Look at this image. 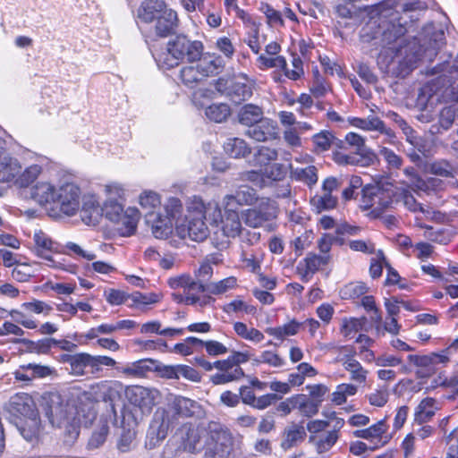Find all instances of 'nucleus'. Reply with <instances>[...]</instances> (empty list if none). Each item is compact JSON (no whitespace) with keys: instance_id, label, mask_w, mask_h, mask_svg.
<instances>
[{"instance_id":"obj_1","label":"nucleus","mask_w":458,"mask_h":458,"mask_svg":"<svg viewBox=\"0 0 458 458\" xmlns=\"http://www.w3.org/2000/svg\"><path fill=\"white\" fill-rule=\"evenodd\" d=\"M406 29L400 23H391L383 32V40L391 44L400 40L395 51L398 67L396 76L406 77L420 65L432 63L445 45V32L432 24L427 25L417 36L401 39Z\"/></svg>"},{"instance_id":"obj_2","label":"nucleus","mask_w":458,"mask_h":458,"mask_svg":"<svg viewBox=\"0 0 458 458\" xmlns=\"http://www.w3.org/2000/svg\"><path fill=\"white\" fill-rule=\"evenodd\" d=\"M425 76H437L426 82L419 93L423 103L430 100L444 103H458V55L441 56L439 62L431 67H426Z\"/></svg>"},{"instance_id":"obj_3","label":"nucleus","mask_w":458,"mask_h":458,"mask_svg":"<svg viewBox=\"0 0 458 458\" xmlns=\"http://www.w3.org/2000/svg\"><path fill=\"white\" fill-rule=\"evenodd\" d=\"M45 414L53 427L64 431L69 443L78 437L81 425L88 427L96 418L92 409L78 407L75 401L64 398L57 393L48 395Z\"/></svg>"},{"instance_id":"obj_4","label":"nucleus","mask_w":458,"mask_h":458,"mask_svg":"<svg viewBox=\"0 0 458 458\" xmlns=\"http://www.w3.org/2000/svg\"><path fill=\"white\" fill-rule=\"evenodd\" d=\"M209 222L213 226V242L218 249L228 246L231 239L239 237L242 242L255 244L260 234L245 229L242 225L241 212L225 204L209 201Z\"/></svg>"},{"instance_id":"obj_5","label":"nucleus","mask_w":458,"mask_h":458,"mask_svg":"<svg viewBox=\"0 0 458 458\" xmlns=\"http://www.w3.org/2000/svg\"><path fill=\"white\" fill-rule=\"evenodd\" d=\"M0 140V182H12L20 188L30 186L48 166V158L41 155H33L30 164L23 167L21 162L9 155Z\"/></svg>"},{"instance_id":"obj_6","label":"nucleus","mask_w":458,"mask_h":458,"mask_svg":"<svg viewBox=\"0 0 458 458\" xmlns=\"http://www.w3.org/2000/svg\"><path fill=\"white\" fill-rule=\"evenodd\" d=\"M208 202L205 203L200 198L194 196L186 206L183 220L177 222L175 230L182 239L189 238L195 242H202L208 236V227L205 219L209 220Z\"/></svg>"},{"instance_id":"obj_7","label":"nucleus","mask_w":458,"mask_h":458,"mask_svg":"<svg viewBox=\"0 0 458 458\" xmlns=\"http://www.w3.org/2000/svg\"><path fill=\"white\" fill-rule=\"evenodd\" d=\"M203 44L199 40H191L186 36H176L168 41L166 49L161 53L157 59V64L163 69H171L181 62H195L203 53Z\"/></svg>"},{"instance_id":"obj_8","label":"nucleus","mask_w":458,"mask_h":458,"mask_svg":"<svg viewBox=\"0 0 458 458\" xmlns=\"http://www.w3.org/2000/svg\"><path fill=\"white\" fill-rule=\"evenodd\" d=\"M53 310V307L41 300L31 299L21 304L19 309L10 310V317L26 329H38L41 335H54L58 331V326L52 322H45L41 325L33 318V314L47 317Z\"/></svg>"},{"instance_id":"obj_9","label":"nucleus","mask_w":458,"mask_h":458,"mask_svg":"<svg viewBox=\"0 0 458 458\" xmlns=\"http://www.w3.org/2000/svg\"><path fill=\"white\" fill-rule=\"evenodd\" d=\"M394 192L395 186L392 183L368 185L362 190L360 206L365 210H370L374 217H377L397 203Z\"/></svg>"},{"instance_id":"obj_10","label":"nucleus","mask_w":458,"mask_h":458,"mask_svg":"<svg viewBox=\"0 0 458 458\" xmlns=\"http://www.w3.org/2000/svg\"><path fill=\"white\" fill-rule=\"evenodd\" d=\"M458 352V338L455 339L447 348L438 352L428 354H410L407 360L410 365L415 368V375L418 378H428L433 376L439 365L445 366L451 356Z\"/></svg>"},{"instance_id":"obj_11","label":"nucleus","mask_w":458,"mask_h":458,"mask_svg":"<svg viewBox=\"0 0 458 458\" xmlns=\"http://www.w3.org/2000/svg\"><path fill=\"white\" fill-rule=\"evenodd\" d=\"M182 208L181 200L171 198L165 206V214L148 211L146 214V223L150 226L152 234L157 239H165L173 232V219Z\"/></svg>"},{"instance_id":"obj_12","label":"nucleus","mask_w":458,"mask_h":458,"mask_svg":"<svg viewBox=\"0 0 458 458\" xmlns=\"http://www.w3.org/2000/svg\"><path fill=\"white\" fill-rule=\"evenodd\" d=\"M167 284L175 291L172 298L177 303L194 305L199 301V294L205 292V284L187 274L171 277Z\"/></svg>"},{"instance_id":"obj_13","label":"nucleus","mask_w":458,"mask_h":458,"mask_svg":"<svg viewBox=\"0 0 458 458\" xmlns=\"http://www.w3.org/2000/svg\"><path fill=\"white\" fill-rule=\"evenodd\" d=\"M34 252L37 256L46 260L50 267L61 269L72 274L76 273L77 267L72 264L64 263V259L57 260L52 254L61 253L60 245L54 242L47 233L42 231H36L33 236Z\"/></svg>"},{"instance_id":"obj_14","label":"nucleus","mask_w":458,"mask_h":458,"mask_svg":"<svg viewBox=\"0 0 458 458\" xmlns=\"http://www.w3.org/2000/svg\"><path fill=\"white\" fill-rule=\"evenodd\" d=\"M81 191L79 185L68 177L57 182V189L54 204L59 210L68 216H74L80 209Z\"/></svg>"},{"instance_id":"obj_15","label":"nucleus","mask_w":458,"mask_h":458,"mask_svg":"<svg viewBox=\"0 0 458 458\" xmlns=\"http://www.w3.org/2000/svg\"><path fill=\"white\" fill-rule=\"evenodd\" d=\"M124 385L118 380H101L91 385L88 391L83 392L81 398L91 400L93 402L103 401L114 405L122 398L123 394H125Z\"/></svg>"},{"instance_id":"obj_16","label":"nucleus","mask_w":458,"mask_h":458,"mask_svg":"<svg viewBox=\"0 0 458 458\" xmlns=\"http://www.w3.org/2000/svg\"><path fill=\"white\" fill-rule=\"evenodd\" d=\"M3 410L8 415V418L15 423L38 409L34 398L30 394L18 392L11 395L4 403Z\"/></svg>"},{"instance_id":"obj_17","label":"nucleus","mask_w":458,"mask_h":458,"mask_svg":"<svg viewBox=\"0 0 458 458\" xmlns=\"http://www.w3.org/2000/svg\"><path fill=\"white\" fill-rule=\"evenodd\" d=\"M240 212L245 225L252 228L261 227L266 222L274 219L277 214L275 202L264 197L256 207Z\"/></svg>"},{"instance_id":"obj_18","label":"nucleus","mask_w":458,"mask_h":458,"mask_svg":"<svg viewBox=\"0 0 458 458\" xmlns=\"http://www.w3.org/2000/svg\"><path fill=\"white\" fill-rule=\"evenodd\" d=\"M160 395V392L156 388L142 386H129L125 388L128 402L143 413H149L152 411Z\"/></svg>"},{"instance_id":"obj_19","label":"nucleus","mask_w":458,"mask_h":458,"mask_svg":"<svg viewBox=\"0 0 458 458\" xmlns=\"http://www.w3.org/2000/svg\"><path fill=\"white\" fill-rule=\"evenodd\" d=\"M233 450L231 433L221 428L210 430V440L204 458H228Z\"/></svg>"},{"instance_id":"obj_20","label":"nucleus","mask_w":458,"mask_h":458,"mask_svg":"<svg viewBox=\"0 0 458 458\" xmlns=\"http://www.w3.org/2000/svg\"><path fill=\"white\" fill-rule=\"evenodd\" d=\"M176 418L172 415L168 411L163 408L157 409L151 420L148 437L150 443L155 445L160 441L164 440L172 426L174 424Z\"/></svg>"},{"instance_id":"obj_21","label":"nucleus","mask_w":458,"mask_h":458,"mask_svg":"<svg viewBox=\"0 0 458 458\" xmlns=\"http://www.w3.org/2000/svg\"><path fill=\"white\" fill-rule=\"evenodd\" d=\"M388 425L386 420H380L375 424L363 428L358 429L353 432V436L357 438L368 440L373 444L372 450L385 446L391 440V436L388 434Z\"/></svg>"},{"instance_id":"obj_22","label":"nucleus","mask_w":458,"mask_h":458,"mask_svg":"<svg viewBox=\"0 0 458 458\" xmlns=\"http://www.w3.org/2000/svg\"><path fill=\"white\" fill-rule=\"evenodd\" d=\"M14 425L26 441L37 444L41 442L44 427L38 410L29 416L19 420L14 423Z\"/></svg>"},{"instance_id":"obj_23","label":"nucleus","mask_w":458,"mask_h":458,"mask_svg":"<svg viewBox=\"0 0 458 458\" xmlns=\"http://www.w3.org/2000/svg\"><path fill=\"white\" fill-rule=\"evenodd\" d=\"M355 354L354 350L344 347L338 355L337 360L349 372L351 380L363 384L367 380L368 370L355 359Z\"/></svg>"},{"instance_id":"obj_24","label":"nucleus","mask_w":458,"mask_h":458,"mask_svg":"<svg viewBox=\"0 0 458 458\" xmlns=\"http://www.w3.org/2000/svg\"><path fill=\"white\" fill-rule=\"evenodd\" d=\"M260 199L254 189L241 186L234 193L224 196L222 204L237 209L238 207L258 205Z\"/></svg>"},{"instance_id":"obj_25","label":"nucleus","mask_w":458,"mask_h":458,"mask_svg":"<svg viewBox=\"0 0 458 458\" xmlns=\"http://www.w3.org/2000/svg\"><path fill=\"white\" fill-rule=\"evenodd\" d=\"M54 371V369L49 366L28 363L19 366L13 374L16 381L29 383L36 378L49 377Z\"/></svg>"},{"instance_id":"obj_26","label":"nucleus","mask_w":458,"mask_h":458,"mask_svg":"<svg viewBox=\"0 0 458 458\" xmlns=\"http://www.w3.org/2000/svg\"><path fill=\"white\" fill-rule=\"evenodd\" d=\"M207 92L208 91L204 90H198L194 92L192 96L194 105L200 108L205 107V114L209 120L216 123H222L225 121L231 113L229 106L226 104H213L206 106V103L201 102L199 98L201 97H205Z\"/></svg>"},{"instance_id":"obj_27","label":"nucleus","mask_w":458,"mask_h":458,"mask_svg":"<svg viewBox=\"0 0 458 458\" xmlns=\"http://www.w3.org/2000/svg\"><path fill=\"white\" fill-rule=\"evenodd\" d=\"M57 189V182L51 181H39L31 186L30 194L31 199L40 206L54 204Z\"/></svg>"},{"instance_id":"obj_28","label":"nucleus","mask_w":458,"mask_h":458,"mask_svg":"<svg viewBox=\"0 0 458 458\" xmlns=\"http://www.w3.org/2000/svg\"><path fill=\"white\" fill-rule=\"evenodd\" d=\"M82 222L87 225H97L102 217V209L98 198L95 194H87L83 197L81 210Z\"/></svg>"},{"instance_id":"obj_29","label":"nucleus","mask_w":458,"mask_h":458,"mask_svg":"<svg viewBox=\"0 0 458 458\" xmlns=\"http://www.w3.org/2000/svg\"><path fill=\"white\" fill-rule=\"evenodd\" d=\"M329 255H317L310 253L299 262L297 273L303 282H309L311 276L324 265L329 261Z\"/></svg>"},{"instance_id":"obj_30","label":"nucleus","mask_w":458,"mask_h":458,"mask_svg":"<svg viewBox=\"0 0 458 458\" xmlns=\"http://www.w3.org/2000/svg\"><path fill=\"white\" fill-rule=\"evenodd\" d=\"M246 133L257 141L275 140L278 136L277 125L274 121L265 118L250 126Z\"/></svg>"},{"instance_id":"obj_31","label":"nucleus","mask_w":458,"mask_h":458,"mask_svg":"<svg viewBox=\"0 0 458 458\" xmlns=\"http://www.w3.org/2000/svg\"><path fill=\"white\" fill-rule=\"evenodd\" d=\"M140 219V213L136 208H127L120 219L114 224L120 235L128 237L136 232Z\"/></svg>"},{"instance_id":"obj_32","label":"nucleus","mask_w":458,"mask_h":458,"mask_svg":"<svg viewBox=\"0 0 458 458\" xmlns=\"http://www.w3.org/2000/svg\"><path fill=\"white\" fill-rule=\"evenodd\" d=\"M345 141L355 148V152L360 157V165H369L376 160V154L365 145V139L358 133L348 132L345 135Z\"/></svg>"},{"instance_id":"obj_33","label":"nucleus","mask_w":458,"mask_h":458,"mask_svg":"<svg viewBox=\"0 0 458 458\" xmlns=\"http://www.w3.org/2000/svg\"><path fill=\"white\" fill-rule=\"evenodd\" d=\"M62 361L70 365V374L77 377L86 374V368H92L91 354L81 352L76 354H64Z\"/></svg>"},{"instance_id":"obj_34","label":"nucleus","mask_w":458,"mask_h":458,"mask_svg":"<svg viewBox=\"0 0 458 458\" xmlns=\"http://www.w3.org/2000/svg\"><path fill=\"white\" fill-rule=\"evenodd\" d=\"M184 436L182 437L183 447L189 452H195L201 448L202 438L206 437L207 431L199 426L186 425L183 427Z\"/></svg>"},{"instance_id":"obj_35","label":"nucleus","mask_w":458,"mask_h":458,"mask_svg":"<svg viewBox=\"0 0 458 458\" xmlns=\"http://www.w3.org/2000/svg\"><path fill=\"white\" fill-rule=\"evenodd\" d=\"M178 26L177 13L172 9L164 8L158 15L156 25V31L161 37H166Z\"/></svg>"},{"instance_id":"obj_36","label":"nucleus","mask_w":458,"mask_h":458,"mask_svg":"<svg viewBox=\"0 0 458 458\" xmlns=\"http://www.w3.org/2000/svg\"><path fill=\"white\" fill-rule=\"evenodd\" d=\"M171 407L177 415L183 417L198 416L201 413V407L196 401L182 396L174 397Z\"/></svg>"},{"instance_id":"obj_37","label":"nucleus","mask_w":458,"mask_h":458,"mask_svg":"<svg viewBox=\"0 0 458 458\" xmlns=\"http://www.w3.org/2000/svg\"><path fill=\"white\" fill-rule=\"evenodd\" d=\"M165 7L164 2L160 0L144 1L137 11V17L143 22H152L155 19L157 20Z\"/></svg>"},{"instance_id":"obj_38","label":"nucleus","mask_w":458,"mask_h":458,"mask_svg":"<svg viewBox=\"0 0 458 458\" xmlns=\"http://www.w3.org/2000/svg\"><path fill=\"white\" fill-rule=\"evenodd\" d=\"M405 174L411 176V183L412 187L416 188L418 191L429 192L443 189L444 182L442 180L434 177L422 180L416 175L414 168L412 167L406 168Z\"/></svg>"},{"instance_id":"obj_39","label":"nucleus","mask_w":458,"mask_h":458,"mask_svg":"<svg viewBox=\"0 0 458 458\" xmlns=\"http://www.w3.org/2000/svg\"><path fill=\"white\" fill-rule=\"evenodd\" d=\"M290 177L292 180L302 182L306 184L308 187H312L318 182V169L315 165H308L305 167L291 166Z\"/></svg>"},{"instance_id":"obj_40","label":"nucleus","mask_w":458,"mask_h":458,"mask_svg":"<svg viewBox=\"0 0 458 458\" xmlns=\"http://www.w3.org/2000/svg\"><path fill=\"white\" fill-rule=\"evenodd\" d=\"M156 364V360L152 359L139 360L134 362H131L123 367L120 371L125 376L131 377H143L153 370V366Z\"/></svg>"},{"instance_id":"obj_41","label":"nucleus","mask_w":458,"mask_h":458,"mask_svg":"<svg viewBox=\"0 0 458 458\" xmlns=\"http://www.w3.org/2000/svg\"><path fill=\"white\" fill-rule=\"evenodd\" d=\"M301 323L293 319L282 326L267 327L265 332L275 339L283 342L287 337L296 335L301 330Z\"/></svg>"},{"instance_id":"obj_42","label":"nucleus","mask_w":458,"mask_h":458,"mask_svg":"<svg viewBox=\"0 0 458 458\" xmlns=\"http://www.w3.org/2000/svg\"><path fill=\"white\" fill-rule=\"evenodd\" d=\"M197 61L199 62L196 66L203 79L218 73L222 67L221 58L209 54L201 55Z\"/></svg>"},{"instance_id":"obj_43","label":"nucleus","mask_w":458,"mask_h":458,"mask_svg":"<svg viewBox=\"0 0 458 458\" xmlns=\"http://www.w3.org/2000/svg\"><path fill=\"white\" fill-rule=\"evenodd\" d=\"M437 410V402L431 397L421 400L415 410L414 420L419 424L425 423L431 420Z\"/></svg>"},{"instance_id":"obj_44","label":"nucleus","mask_w":458,"mask_h":458,"mask_svg":"<svg viewBox=\"0 0 458 458\" xmlns=\"http://www.w3.org/2000/svg\"><path fill=\"white\" fill-rule=\"evenodd\" d=\"M161 300V294L156 293H140L134 292L129 296V306L131 308L140 309L148 305L157 303Z\"/></svg>"},{"instance_id":"obj_45","label":"nucleus","mask_w":458,"mask_h":458,"mask_svg":"<svg viewBox=\"0 0 458 458\" xmlns=\"http://www.w3.org/2000/svg\"><path fill=\"white\" fill-rule=\"evenodd\" d=\"M224 149L229 157L233 158L245 157L250 153V148L239 138L228 139L224 145Z\"/></svg>"},{"instance_id":"obj_46","label":"nucleus","mask_w":458,"mask_h":458,"mask_svg":"<svg viewBox=\"0 0 458 458\" xmlns=\"http://www.w3.org/2000/svg\"><path fill=\"white\" fill-rule=\"evenodd\" d=\"M313 151L315 153H322L330 149V148L336 144L338 140L329 131H321L312 136Z\"/></svg>"},{"instance_id":"obj_47","label":"nucleus","mask_w":458,"mask_h":458,"mask_svg":"<svg viewBox=\"0 0 458 458\" xmlns=\"http://www.w3.org/2000/svg\"><path fill=\"white\" fill-rule=\"evenodd\" d=\"M267 364L271 368L279 369L285 365V360L276 352L265 350L260 354L252 359V365L259 366Z\"/></svg>"},{"instance_id":"obj_48","label":"nucleus","mask_w":458,"mask_h":458,"mask_svg":"<svg viewBox=\"0 0 458 458\" xmlns=\"http://www.w3.org/2000/svg\"><path fill=\"white\" fill-rule=\"evenodd\" d=\"M204 341L190 336L185 338L182 343L174 344L170 352L181 354L182 356H188L195 352L200 351L203 348Z\"/></svg>"},{"instance_id":"obj_49","label":"nucleus","mask_w":458,"mask_h":458,"mask_svg":"<svg viewBox=\"0 0 458 458\" xmlns=\"http://www.w3.org/2000/svg\"><path fill=\"white\" fill-rule=\"evenodd\" d=\"M264 119L263 112L258 106L246 105L241 109L239 113L240 123L242 124L247 125L248 127Z\"/></svg>"},{"instance_id":"obj_50","label":"nucleus","mask_w":458,"mask_h":458,"mask_svg":"<svg viewBox=\"0 0 458 458\" xmlns=\"http://www.w3.org/2000/svg\"><path fill=\"white\" fill-rule=\"evenodd\" d=\"M237 286V278L235 276H228L219 281L211 282L205 285V292L214 295L224 294Z\"/></svg>"},{"instance_id":"obj_51","label":"nucleus","mask_w":458,"mask_h":458,"mask_svg":"<svg viewBox=\"0 0 458 458\" xmlns=\"http://www.w3.org/2000/svg\"><path fill=\"white\" fill-rule=\"evenodd\" d=\"M339 438V434L336 430H331L318 437H310V441H313L316 445L317 452L323 454L329 451Z\"/></svg>"},{"instance_id":"obj_52","label":"nucleus","mask_w":458,"mask_h":458,"mask_svg":"<svg viewBox=\"0 0 458 458\" xmlns=\"http://www.w3.org/2000/svg\"><path fill=\"white\" fill-rule=\"evenodd\" d=\"M394 199H397V203L402 201L404 207L411 212L425 213L422 205L418 203L415 198L405 189L395 186Z\"/></svg>"},{"instance_id":"obj_53","label":"nucleus","mask_w":458,"mask_h":458,"mask_svg":"<svg viewBox=\"0 0 458 458\" xmlns=\"http://www.w3.org/2000/svg\"><path fill=\"white\" fill-rule=\"evenodd\" d=\"M310 203L318 213L324 210L334 208L337 204V199L334 197L330 192H322L321 194L315 195L311 199Z\"/></svg>"},{"instance_id":"obj_54","label":"nucleus","mask_w":458,"mask_h":458,"mask_svg":"<svg viewBox=\"0 0 458 458\" xmlns=\"http://www.w3.org/2000/svg\"><path fill=\"white\" fill-rule=\"evenodd\" d=\"M291 64L292 69L288 68L287 62L285 61V68H283L284 76L291 81L301 80L304 76L302 59L297 54H293Z\"/></svg>"},{"instance_id":"obj_55","label":"nucleus","mask_w":458,"mask_h":458,"mask_svg":"<svg viewBox=\"0 0 458 458\" xmlns=\"http://www.w3.org/2000/svg\"><path fill=\"white\" fill-rule=\"evenodd\" d=\"M295 407L301 415L306 417H311L318 411V404L304 394H296Z\"/></svg>"},{"instance_id":"obj_56","label":"nucleus","mask_w":458,"mask_h":458,"mask_svg":"<svg viewBox=\"0 0 458 458\" xmlns=\"http://www.w3.org/2000/svg\"><path fill=\"white\" fill-rule=\"evenodd\" d=\"M351 124L356 128H360L365 131H383L385 128L384 123L376 116H369L366 119L353 118L351 121Z\"/></svg>"},{"instance_id":"obj_57","label":"nucleus","mask_w":458,"mask_h":458,"mask_svg":"<svg viewBox=\"0 0 458 458\" xmlns=\"http://www.w3.org/2000/svg\"><path fill=\"white\" fill-rule=\"evenodd\" d=\"M357 393V386L352 384H340L332 394V402L336 405L344 403L348 396H352Z\"/></svg>"},{"instance_id":"obj_58","label":"nucleus","mask_w":458,"mask_h":458,"mask_svg":"<svg viewBox=\"0 0 458 458\" xmlns=\"http://www.w3.org/2000/svg\"><path fill=\"white\" fill-rule=\"evenodd\" d=\"M259 11L266 16L267 24L269 26H284V22L283 14L279 11L274 9L269 4L264 2L260 3Z\"/></svg>"},{"instance_id":"obj_59","label":"nucleus","mask_w":458,"mask_h":458,"mask_svg":"<svg viewBox=\"0 0 458 458\" xmlns=\"http://www.w3.org/2000/svg\"><path fill=\"white\" fill-rule=\"evenodd\" d=\"M180 78L182 82L189 87L193 88L197 83L203 80L197 66H185L181 70Z\"/></svg>"},{"instance_id":"obj_60","label":"nucleus","mask_w":458,"mask_h":458,"mask_svg":"<svg viewBox=\"0 0 458 458\" xmlns=\"http://www.w3.org/2000/svg\"><path fill=\"white\" fill-rule=\"evenodd\" d=\"M101 209L102 216H105L112 223L118 221L125 210L116 200H106Z\"/></svg>"},{"instance_id":"obj_61","label":"nucleus","mask_w":458,"mask_h":458,"mask_svg":"<svg viewBox=\"0 0 458 458\" xmlns=\"http://www.w3.org/2000/svg\"><path fill=\"white\" fill-rule=\"evenodd\" d=\"M304 436L305 431L302 427L293 426L286 431L284 439L281 444L282 448L284 450L292 448L299 441L302 440Z\"/></svg>"},{"instance_id":"obj_62","label":"nucleus","mask_w":458,"mask_h":458,"mask_svg":"<svg viewBox=\"0 0 458 458\" xmlns=\"http://www.w3.org/2000/svg\"><path fill=\"white\" fill-rule=\"evenodd\" d=\"M139 203L144 209L155 211L161 205L160 196L152 191H144L139 197Z\"/></svg>"},{"instance_id":"obj_63","label":"nucleus","mask_w":458,"mask_h":458,"mask_svg":"<svg viewBox=\"0 0 458 458\" xmlns=\"http://www.w3.org/2000/svg\"><path fill=\"white\" fill-rule=\"evenodd\" d=\"M367 293V286L360 282H353L344 285L340 294L343 299H356Z\"/></svg>"},{"instance_id":"obj_64","label":"nucleus","mask_w":458,"mask_h":458,"mask_svg":"<svg viewBox=\"0 0 458 458\" xmlns=\"http://www.w3.org/2000/svg\"><path fill=\"white\" fill-rule=\"evenodd\" d=\"M364 318H345L342 320L341 333L345 337H352L362 329Z\"/></svg>"}]
</instances>
